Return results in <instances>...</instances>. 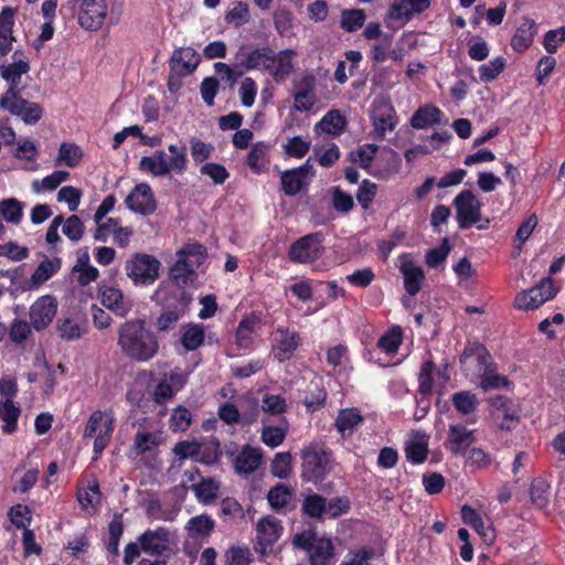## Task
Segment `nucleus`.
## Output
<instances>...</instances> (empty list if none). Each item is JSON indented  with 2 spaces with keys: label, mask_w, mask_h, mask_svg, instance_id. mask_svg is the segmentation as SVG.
Instances as JSON below:
<instances>
[{
  "label": "nucleus",
  "mask_w": 565,
  "mask_h": 565,
  "mask_svg": "<svg viewBox=\"0 0 565 565\" xmlns=\"http://www.w3.org/2000/svg\"><path fill=\"white\" fill-rule=\"evenodd\" d=\"M118 347L126 356L146 362L158 353L159 342L154 332L143 320L134 319L120 324Z\"/></svg>",
  "instance_id": "obj_1"
},
{
  "label": "nucleus",
  "mask_w": 565,
  "mask_h": 565,
  "mask_svg": "<svg viewBox=\"0 0 565 565\" xmlns=\"http://www.w3.org/2000/svg\"><path fill=\"white\" fill-rule=\"evenodd\" d=\"M490 360V354L480 344L466 347L460 358V363L467 375L481 379L480 386L483 391H490L508 384L504 376L493 372Z\"/></svg>",
  "instance_id": "obj_2"
},
{
  "label": "nucleus",
  "mask_w": 565,
  "mask_h": 565,
  "mask_svg": "<svg viewBox=\"0 0 565 565\" xmlns=\"http://www.w3.org/2000/svg\"><path fill=\"white\" fill-rule=\"evenodd\" d=\"M352 160L372 175L381 180H388L399 169L398 154L392 149L379 152V147L365 143L352 152Z\"/></svg>",
  "instance_id": "obj_3"
},
{
  "label": "nucleus",
  "mask_w": 565,
  "mask_h": 565,
  "mask_svg": "<svg viewBox=\"0 0 565 565\" xmlns=\"http://www.w3.org/2000/svg\"><path fill=\"white\" fill-rule=\"evenodd\" d=\"M115 426L116 418L111 408L96 409L89 415L84 428L83 438L93 440L95 460L109 446Z\"/></svg>",
  "instance_id": "obj_4"
},
{
  "label": "nucleus",
  "mask_w": 565,
  "mask_h": 565,
  "mask_svg": "<svg viewBox=\"0 0 565 565\" xmlns=\"http://www.w3.org/2000/svg\"><path fill=\"white\" fill-rule=\"evenodd\" d=\"M294 545L307 552L311 565H331L334 557V546L329 537H319L311 531L297 533Z\"/></svg>",
  "instance_id": "obj_5"
},
{
  "label": "nucleus",
  "mask_w": 565,
  "mask_h": 565,
  "mask_svg": "<svg viewBox=\"0 0 565 565\" xmlns=\"http://www.w3.org/2000/svg\"><path fill=\"white\" fill-rule=\"evenodd\" d=\"M301 477L307 482H321L330 471L331 454L322 446L310 445L302 451Z\"/></svg>",
  "instance_id": "obj_6"
},
{
  "label": "nucleus",
  "mask_w": 565,
  "mask_h": 565,
  "mask_svg": "<svg viewBox=\"0 0 565 565\" xmlns=\"http://www.w3.org/2000/svg\"><path fill=\"white\" fill-rule=\"evenodd\" d=\"M178 260L171 268V277L178 285H184L205 260V248L200 244H186L178 253Z\"/></svg>",
  "instance_id": "obj_7"
},
{
  "label": "nucleus",
  "mask_w": 565,
  "mask_h": 565,
  "mask_svg": "<svg viewBox=\"0 0 565 565\" xmlns=\"http://www.w3.org/2000/svg\"><path fill=\"white\" fill-rule=\"evenodd\" d=\"M323 241L324 236L320 232L307 234L298 238L289 248V259L297 264H312L324 253Z\"/></svg>",
  "instance_id": "obj_8"
},
{
  "label": "nucleus",
  "mask_w": 565,
  "mask_h": 565,
  "mask_svg": "<svg viewBox=\"0 0 565 565\" xmlns=\"http://www.w3.org/2000/svg\"><path fill=\"white\" fill-rule=\"evenodd\" d=\"M77 10L78 24L88 31H98L107 17L108 7L105 0H71Z\"/></svg>",
  "instance_id": "obj_9"
},
{
  "label": "nucleus",
  "mask_w": 565,
  "mask_h": 565,
  "mask_svg": "<svg viewBox=\"0 0 565 565\" xmlns=\"http://www.w3.org/2000/svg\"><path fill=\"white\" fill-rule=\"evenodd\" d=\"M160 267L154 256L138 253L126 263L125 270L135 284L149 285L159 277Z\"/></svg>",
  "instance_id": "obj_10"
},
{
  "label": "nucleus",
  "mask_w": 565,
  "mask_h": 565,
  "mask_svg": "<svg viewBox=\"0 0 565 565\" xmlns=\"http://www.w3.org/2000/svg\"><path fill=\"white\" fill-rule=\"evenodd\" d=\"M0 108L20 117L28 125L38 122L43 114L42 107L38 103L29 102L22 98L20 94L14 95L13 89L1 95Z\"/></svg>",
  "instance_id": "obj_11"
},
{
  "label": "nucleus",
  "mask_w": 565,
  "mask_h": 565,
  "mask_svg": "<svg viewBox=\"0 0 565 565\" xmlns=\"http://www.w3.org/2000/svg\"><path fill=\"white\" fill-rule=\"evenodd\" d=\"M456 217L460 228L471 227L481 220V202L470 190H463L454 199Z\"/></svg>",
  "instance_id": "obj_12"
},
{
  "label": "nucleus",
  "mask_w": 565,
  "mask_h": 565,
  "mask_svg": "<svg viewBox=\"0 0 565 565\" xmlns=\"http://www.w3.org/2000/svg\"><path fill=\"white\" fill-rule=\"evenodd\" d=\"M556 289L553 280L547 277L541 282L527 290H523L515 296L514 306L521 310H533L554 298Z\"/></svg>",
  "instance_id": "obj_13"
},
{
  "label": "nucleus",
  "mask_w": 565,
  "mask_h": 565,
  "mask_svg": "<svg viewBox=\"0 0 565 565\" xmlns=\"http://www.w3.org/2000/svg\"><path fill=\"white\" fill-rule=\"evenodd\" d=\"M371 119L373 134L376 138H384L387 132L395 129L397 125L396 111L393 105L386 99H375L372 104Z\"/></svg>",
  "instance_id": "obj_14"
},
{
  "label": "nucleus",
  "mask_w": 565,
  "mask_h": 565,
  "mask_svg": "<svg viewBox=\"0 0 565 565\" xmlns=\"http://www.w3.org/2000/svg\"><path fill=\"white\" fill-rule=\"evenodd\" d=\"M301 344L300 335L297 331L278 328L273 337L271 353L279 362H285L294 355Z\"/></svg>",
  "instance_id": "obj_15"
},
{
  "label": "nucleus",
  "mask_w": 565,
  "mask_h": 565,
  "mask_svg": "<svg viewBox=\"0 0 565 565\" xmlns=\"http://www.w3.org/2000/svg\"><path fill=\"white\" fill-rule=\"evenodd\" d=\"M315 174L311 158L307 159L302 166L282 172L280 179L284 192L287 195H296L310 182Z\"/></svg>",
  "instance_id": "obj_16"
},
{
  "label": "nucleus",
  "mask_w": 565,
  "mask_h": 565,
  "mask_svg": "<svg viewBox=\"0 0 565 565\" xmlns=\"http://www.w3.org/2000/svg\"><path fill=\"white\" fill-rule=\"evenodd\" d=\"M126 206L138 214L150 215L157 209V202L149 184H137L125 200Z\"/></svg>",
  "instance_id": "obj_17"
},
{
  "label": "nucleus",
  "mask_w": 565,
  "mask_h": 565,
  "mask_svg": "<svg viewBox=\"0 0 565 565\" xmlns=\"http://www.w3.org/2000/svg\"><path fill=\"white\" fill-rule=\"evenodd\" d=\"M398 269L403 276L406 292L409 296L418 294L424 282L425 274L411 254H403L398 257Z\"/></svg>",
  "instance_id": "obj_18"
},
{
  "label": "nucleus",
  "mask_w": 565,
  "mask_h": 565,
  "mask_svg": "<svg viewBox=\"0 0 565 565\" xmlns=\"http://www.w3.org/2000/svg\"><path fill=\"white\" fill-rule=\"evenodd\" d=\"M57 311V302L51 296L40 297L30 308V320L38 331L45 329Z\"/></svg>",
  "instance_id": "obj_19"
},
{
  "label": "nucleus",
  "mask_w": 565,
  "mask_h": 565,
  "mask_svg": "<svg viewBox=\"0 0 565 565\" xmlns=\"http://www.w3.org/2000/svg\"><path fill=\"white\" fill-rule=\"evenodd\" d=\"M281 531L282 526L275 516L260 519L256 525V540L259 551L266 553L279 539Z\"/></svg>",
  "instance_id": "obj_20"
},
{
  "label": "nucleus",
  "mask_w": 565,
  "mask_h": 565,
  "mask_svg": "<svg viewBox=\"0 0 565 565\" xmlns=\"http://www.w3.org/2000/svg\"><path fill=\"white\" fill-rule=\"evenodd\" d=\"M429 436L419 430H412L405 441L406 459L414 463L420 465L427 459Z\"/></svg>",
  "instance_id": "obj_21"
},
{
  "label": "nucleus",
  "mask_w": 565,
  "mask_h": 565,
  "mask_svg": "<svg viewBox=\"0 0 565 565\" xmlns=\"http://www.w3.org/2000/svg\"><path fill=\"white\" fill-rule=\"evenodd\" d=\"M316 78L312 75H305L299 81L294 93V109L300 113L310 110L316 102L315 95Z\"/></svg>",
  "instance_id": "obj_22"
},
{
  "label": "nucleus",
  "mask_w": 565,
  "mask_h": 565,
  "mask_svg": "<svg viewBox=\"0 0 565 565\" xmlns=\"http://www.w3.org/2000/svg\"><path fill=\"white\" fill-rule=\"evenodd\" d=\"M476 441L475 430L468 429L462 424L449 426L446 447L455 455L465 454L466 450Z\"/></svg>",
  "instance_id": "obj_23"
},
{
  "label": "nucleus",
  "mask_w": 565,
  "mask_h": 565,
  "mask_svg": "<svg viewBox=\"0 0 565 565\" xmlns=\"http://www.w3.org/2000/svg\"><path fill=\"white\" fill-rule=\"evenodd\" d=\"M141 550L151 555H161L169 548L170 533L164 527L148 530L139 536Z\"/></svg>",
  "instance_id": "obj_24"
},
{
  "label": "nucleus",
  "mask_w": 565,
  "mask_h": 565,
  "mask_svg": "<svg viewBox=\"0 0 565 565\" xmlns=\"http://www.w3.org/2000/svg\"><path fill=\"white\" fill-rule=\"evenodd\" d=\"M102 303L118 317H126L132 308L130 299L116 287H106L102 291Z\"/></svg>",
  "instance_id": "obj_25"
},
{
  "label": "nucleus",
  "mask_w": 565,
  "mask_h": 565,
  "mask_svg": "<svg viewBox=\"0 0 565 565\" xmlns=\"http://www.w3.org/2000/svg\"><path fill=\"white\" fill-rule=\"evenodd\" d=\"M200 63V56L192 47H181L171 56L172 70L179 75H189L195 71Z\"/></svg>",
  "instance_id": "obj_26"
},
{
  "label": "nucleus",
  "mask_w": 565,
  "mask_h": 565,
  "mask_svg": "<svg viewBox=\"0 0 565 565\" xmlns=\"http://www.w3.org/2000/svg\"><path fill=\"white\" fill-rule=\"evenodd\" d=\"M296 56L294 50H282L278 53L273 52L269 62L268 72L275 81H284L292 71V58Z\"/></svg>",
  "instance_id": "obj_27"
},
{
  "label": "nucleus",
  "mask_w": 565,
  "mask_h": 565,
  "mask_svg": "<svg viewBox=\"0 0 565 565\" xmlns=\"http://www.w3.org/2000/svg\"><path fill=\"white\" fill-rule=\"evenodd\" d=\"M14 17L15 10L11 7H4L0 11V54L2 56L12 50Z\"/></svg>",
  "instance_id": "obj_28"
},
{
  "label": "nucleus",
  "mask_w": 565,
  "mask_h": 565,
  "mask_svg": "<svg viewBox=\"0 0 565 565\" xmlns=\"http://www.w3.org/2000/svg\"><path fill=\"white\" fill-rule=\"evenodd\" d=\"M451 401L458 414L468 417L467 423L475 424L477 422L475 413L479 407V399L473 393L469 391L455 393Z\"/></svg>",
  "instance_id": "obj_29"
},
{
  "label": "nucleus",
  "mask_w": 565,
  "mask_h": 565,
  "mask_svg": "<svg viewBox=\"0 0 565 565\" xmlns=\"http://www.w3.org/2000/svg\"><path fill=\"white\" fill-rule=\"evenodd\" d=\"M168 150L171 156L163 151V170L166 175L171 172L182 174L188 163L185 146L169 145Z\"/></svg>",
  "instance_id": "obj_30"
},
{
  "label": "nucleus",
  "mask_w": 565,
  "mask_h": 565,
  "mask_svg": "<svg viewBox=\"0 0 565 565\" xmlns=\"http://www.w3.org/2000/svg\"><path fill=\"white\" fill-rule=\"evenodd\" d=\"M263 456L258 448L245 446L235 459V470L241 475L254 472L262 463Z\"/></svg>",
  "instance_id": "obj_31"
},
{
  "label": "nucleus",
  "mask_w": 565,
  "mask_h": 565,
  "mask_svg": "<svg viewBox=\"0 0 565 565\" xmlns=\"http://www.w3.org/2000/svg\"><path fill=\"white\" fill-rule=\"evenodd\" d=\"M461 518L463 523L472 526L476 532L487 543H492L494 540V531L490 525H486L481 515L470 505L461 508Z\"/></svg>",
  "instance_id": "obj_32"
},
{
  "label": "nucleus",
  "mask_w": 565,
  "mask_h": 565,
  "mask_svg": "<svg viewBox=\"0 0 565 565\" xmlns=\"http://www.w3.org/2000/svg\"><path fill=\"white\" fill-rule=\"evenodd\" d=\"M30 71L29 62L25 60H17L11 64L0 66L1 77L9 83L8 90H12L14 95L20 94L18 86L22 75Z\"/></svg>",
  "instance_id": "obj_33"
},
{
  "label": "nucleus",
  "mask_w": 565,
  "mask_h": 565,
  "mask_svg": "<svg viewBox=\"0 0 565 565\" xmlns=\"http://www.w3.org/2000/svg\"><path fill=\"white\" fill-rule=\"evenodd\" d=\"M362 422L363 417L358 408H344L335 418V428L342 437H347L352 435Z\"/></svg>",
  "instance_id": "obj_34"
},
{
  "label": "nucleus",
  "mask_w": 565,
  "mask_h": 565,
  "mask_svg": "<svg viewBox=\"0 0 565 565\" xmlns=\"http://www.w3.org/2000/svg\"><path fill=\"white\" fill-rule=\"evenodd\" d=\"M443 120L441 110L434 105L419 107L411 118V125L415 129H425L440 124Z\"/></svg>",
  "instance_id": "obj_35"
},
{
  "label": "nucleus",
  "mask_w": 565,
  "mask_h": 565,
  "mask_svg": "<svg viewBox=\"0 0 565 565\" xmlns=\"http://www.w3.org/2000/svg\"><path fill=\"white\" fill-rule=\"evenodd\" d=\"M20 414L21 408L12 399H0V419L2 422V433L12 435L17 431Z\"/></svg>",
  "instance_id": "obj_36"
},
{
  "label": "nucleus",
  "mask_w": 565,
  "mask_h": 565,
  "mask_svg": "<svg viewBox=\"0 0 565 565\" xmlns=\"http://www.w3.org/2000/svg\"><path fill=\"white\" fill-rule=\"evenodd\" d=\"M536 34V24L533 20L525 19L516 29L511 40V46L516 52H524L533 43Z\"/></svg>",
  "instance_id": "obj_37"
},
{
  "label": "nucleus",
  "mask_w": 565,
  "mask_h": 565,
  "mask_svg": "<svg viewBox=\"0 0 565 565\" xmlns=\"http://www.w3.org/2000/svg\"><path fill=\"white\" fill-rule=\"evenodd\" d=\"M347 126L344 116L338 109L329 110L316 125L315 129L331 136L340 135Z\"/></svg>",
  "instance_id": "obj_38"
},
{
  "label": "nucleus",
  "mask_w": 565,
  "mask_h": 565,
  "mask_svg": "<svg viewBox=\"0 0 565 565\" xmlns=\"http://www.w3.org/2000/svg\"><path fill=\"white\" fill-rule=\"evenodd\" d=\"M60 268L61 259L58 258H47L42 260L32 274L29 281V287L31 289L38 288L40 285L49 280L55 273H57Z\"/></svg>",
  "instance_id": "obj_39"
},
{
  "label": "nucleus",
  "mask_w": 565,
  "mask_h": 565,
  "mask_svg": "<svg viewBox=\"0 0 565 565\" xmlns=\"http://www.w3.org/2000/svg\"><path fill=\"white\" fill-rule=\"evenodd\" d=\"M70 178V173L64 170H55L43 179H35L31 183L32 191L35 194L51 192L57 189Z\"/></svg>",
  "instance_id": "obj_40"
},
{
  "label": "nucleus",
  "mask_w": 565,
  "mask_h": 565,
  "mask_svg": "<svg viewBox=\"0 0 565 565\" xmlns=\"http://www.w3.org/2000/svg\"><path fill=\"white\" fill-rule=\"evenodd\" d=\"M57 330L62 339L74 341L86 332V323L79 318H64L58 321Z\"/></svg>",
  "instance_id": "obj_41"
},
{
  "label": "nucleus",
  "mask_w": 565,
  "mask_h": 565,
  "mask_svg": "<svg viewBox=\"0 0 565 565\" xmlns=\"http://www.w3.org/2000/svg\"><path fill=\"white\" fill-rule=\"evenodd\" d=\"M273 50L269 47L256 49L246 54L245 62L239 65L245 70L267 71L271 61Z\"/></svg>",
  "instance_id": "obj_42"
},
{
  "label": "nucleus",
  "mask_w": 565,
  "mask_h": 565,
  "mask_svg": "<svg viewBox=\"0 0 565 565\" xmlns=\"http://www.w3.org/2000/svg\"><path fill=\"white\" fill-rule=\"evenodd\" d=\"M268 145L265 142H257L253 145L248 156L247 166L257 174L262 173L268 163Z\"/></svg>",
  "instance_id": "obj_43"
},
{
  "label": "nucleus",
  "mask_w": 565,
  "mask_h": 565,
  "mask_svg": "<svg viewBox=\"0 0 565 565\" xmlns=\"http://www.w3.org/2000/svg\"><path fill=\"white\" fill-rule=\"evenodd\" d=\"M204 328L201 324H189L182 328L181 343L188 351L196 350L204 341Z\"/></svg>",
  "instance_id": "obj_44"
},
{
  "label": "nucleus",
  "mask_w": 565,
  "mask_h": 565,
  "mask_svg": "<svg viewBox=\"0 0 565 565\" xmlns=\"http://www.w3.org/2000/svg\"><path fill=\"white\" fill-rule=\"evenodd\" d=\"M24 203L9 198L0 201V214L2 218L12 224H19L23 217Z\"/></svg>",
  "instance_id": "obj_45"
},
{
  "label": "nucleus",
  "mask_w": 565,
  "mask_h": 565,
  "mask_svg": "<svg viewBox=\"0 0 565 565\" xmlns=\"http://www.w3.org/2000/svg\"><path fill=\"white\" fill-rule=\"evenodd\" d=\"M139 169L153 177H166L163 170V150H156L149 156L141 157Z\"/></svg>",
  "instance_id": "obj_46"
},
{
  "label": "nucleus",
  "mask_w": 565,
  "mask_h": 565,
  "mask_svg": "<svg viewBox=\"0 0 565 565\" xmlns=\"http://www.w3.org/2000/svg\"><path fill=\"white\" fill-rule=\"evenodd\" d=\"M214 525V521L209 515L202 514L190 519L186 530L192 537L199 539L209 536Z\"/></svg>",
  "instance_id": "obj_47"
},
{
  "label": "nucleus",
  "mask_w": 565,
  "mask_h": 565,
  "mask_svg": "<svg viewBox=\"0 0 565 565\" xmlns=\"http://www.w3.org/2000/svg\"><path fill=\"white\" fill-rule=\"evenodd\" d=\"M375 550L371 546L351 548L339 565H371Z\"/></svg>",
  "instance_id": "obj_48"
},
{
  "label": "nucleus",
  "mask_w": 565,
  "mask_h": 565,
  "mask_svg": "<svg viewBox=\"0 0 565 565\" xmlns=\"http://www.w3.org/2000/svg\"><path fill=\"white\" fill-rule=\"evenodd\" d=\"M494 407L503 416V422L500 425L501 428L507 430L512 429L519 420V412L516 407L503 397L498 398Z\"/></svg>",
  "instance_id": "obj_49"
},
{
  "label": "nucleus",
  "mask_w": 565,
  "mask_h": 565,
  "mask_svg": "<svg viewBox=\"0 0 565 565\" xmlns=\"http://www.w3.org/2000/svg\"><path fill=\"white\" fill-rule=\"evenodd\" d=\"M249 19V7L246 2L242 1L234 2L225 14L226 23L236 28L246 24Z\"/></svg>",
  "instance_id": "obj_50"
},
{
  "label": "nucleus",
  "mask_w": 565,
  "mask_h": 565,
  "mask_svg": "<svg viewBox=\"0 0 565 565\" xmlns=\"http://www.w3.org/2000/svg\"><path fill=\"white\" fill-rule=\"evenodd\" d=\"M403 339V332L401 327L395 326L387 330L377 342L379 348L384 351L385 353L392 354L395 353Z\"/></svg>",
  "instance_id": "obj_51"
},
{
  "label": "nucleus",
  "mask_w": 565,
  "mask_h": 565,
  "mask_svg": "<svg viewBox=\"0 0 565 565\" xmlns=\"http://www.w3.org/2000/svg\"><path fill=\"white\" fill-rule=\"evenodd\" d=\"M505 58L497 56L478 68L479 78L482 83L494 81L504 70Z\"/></svg>",
  "instance_id": "obj_52"
},
{
  "label": "nucleus",
  "mask_w": 565,
  "mask_h": 565,
  "mask_svg": "<svg viewBox=\"0 0 565 565\" xmlns=\"http://www.w3.org/2000/svg\"><path fill=\"white\" fill-rule=\"evenodd\" d=\"M287 424L284 425H265L262 430V440L270 448L278 447L285 439L287 434Z\"/></svg>",
  "instance_id": "obj_53"
},
{
  "label": "nucleus",
  "mask_w": 565,
  "mask_h": 565,
  "mask_svg": "<svg viewBox=\"0 0 565 565\" xmlns=\"http://www.w3.org/2000/svg\"><path fill=\"white\" fill-rule=\"evenodd\" d=\"M310 147L311 140L301 136L289 138L282 146L286 154L297 159L303 158L310 150Z\"/></svg>",
  "instance_id": "obj_54"
},
{
  "label": "nucleus",
  "mask_w": 565,
  "mask_h": 565,
  "mask_svg": "<svg viewBox=\"0 0 565 565\" xmlns=\"http://www.w3.org/2000/svg\"><path fill=\"white\" fill-rule=\"evenodd\" d=\"M82 156L83 153L78 146L63 142L58 149L57 162L74 168L78 166Z\"/></svg>",
  "instance_id": "obj_55"
},
{
  "label": "nucleus",
  "mask_w": 565,
  "mask_h": 565,
  "mask_svg": "<svg viewBox=\"0 0 565 565\" xmlns=\"http://www.w3.org/2000/svg\"><path fill=\"white\" fill-rule=\"evenodd\" d=\"M193 491L199 501L211 503L217 497L218 483L213 479H203L201 482L193 486Z\"/></svg>",
  "instance_id": "obj_56"
},
{
  "label": "nucleus",
  "mask_w": 565,
  "mask_h": 565,
  "mask_svg": "<svg viewBox=\"0 0 565 565\" xmlns=\"http://www.w3.org/2000/svg\"><path fill=\"white\" fill-rule=\"evenodd\" d=\"M40 476L39 468H31L25 470L20 477H17L12 491L14 493H28L38 482Z\"/></svg>",
  "instance_id": "obj_57"
},
{
  "label": "nucleus",
  "mask_w": 565,
  "mask_h": 565,
  "mask_svg": "<svg viewBox=\"0 0 565 565\" xmlns=\"http://www.w3.org/2000/svg\"><path fill=\"white\" fill-rule=\"evenodd\" d=\"M255 320L245 318L239 321L236 330V343L242 349H250L253 344V333L255 328Z\"/></svg>",
  "instance_id": "obj_58"
},
{
  "label": "nucleus",
  "mask_w": 565,
  "mask_h": 565,
  "mask_svg": "<svg viewBox=\"0 0 565 565\" xmlns=\"http://www.w3.org/2000/svg\"><path fill=\"white\" fill-rule=\"evenodd\" d=\"M327 500L319 494L308 495L302 503L303 512L316 519L326 516Z\"/></svg>",
  "instance_id": "obj_59"
},
{
  "label": "nucleus",
  "mask_w": 565,
  "mask_h": 565,
  "mask_svg": "<svg viewBox=\"0 0 565 565\" xmlns=\"http://www.w3.org/2000/svg\"><path fill=\"white\" fill-rule=\"evenodd\" d=\"M77 500L83 509H94L99 502V486L97 481H90L87 487L78 489Z\"/></svg>",
  "instance_id": "obj_60"
},
{
  "label": "nucleus",
  "mask_w": 565,
  "mask_h": 565,
  "mask_svg": "<svg viewBox=\"0 0 565 565\" xmlns=\"http://www.w3.org/2000/svg\"><path fill=\"white\" fill-rule=\"evenodd\" d=\"M365 21V13L362 9L344 10L341 13V28L347 32H354L360 29Z\"/></svg>",
  "instance_id": "obj_61"
},
{
  "label": "nucleus",
  "mask_w": 565,
  "mask_h": 565,
  "mask_svg": "<svg viewBox=\"0 0 565 565\" xmlns=\"http://www.w3.org/2000/svg\"><path fill=\"white\" fill-rule=\"evenodd\" d=\"M348 348L344 344H335L327 350V363L339 371H344L348 366Z\"/></svg>",
  "instance_id": "obj_62"
},
{
  "label": "nucleus",
  "mask_w": 565,
  "mask_h": 565,
  "mask_svg": "<svg viewBox=\"0 0 565 565\" xmlns=\"http://www.w3.org/2000/svg\"><path fill=\"white\" fill-rule=\"evenodd\" d=\"M62 232L70 241L77 243L84 236L85 225L77 215L73 214L65 220Z\"/></svg>",
  "instance_id": "obj_63"
},
{
  "label": "nucleus",
  "mask_w": 565,
  "mask_h": 565,
  "mask_svg": "<svg viewBox=\"0 0 565 565\" xmlns=\"http://www.w3.org/2000/svg\"><path fill=\"white\" fill-rule=\"evenodd\" d=\"M531 500L539 509H544L548 505V484L543 479H535L531 484Z\"/></svg>",
  "instance_id": "obj_64"
}]
</instances>
